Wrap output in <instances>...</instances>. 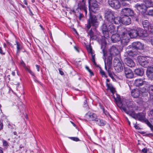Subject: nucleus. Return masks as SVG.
Segmentation results:
<instances>
[{"instance_id": "1", "label": "nucleus", "mask_w": 153, "mask_h": 153, "mask_svg": "<svg viewBox=\"0 0 153 153\" xmlns=\"http://www.w3.org/2000/svg\"><path fill=\"white\" fill-rule=\"evenodd\" d=\"M101 28L105 38L108 36L109 32L115 33L117 31L116 27L112 23H104Z\"/></svg>"}, {"instance_id": "2", "label": "nucleus", "mask_w": 153, "mask_h": 153, "mask_svg": "<svg viewBox=\"0 0 153 153\" xmlns=\"http://www.w3.org/2000/svg\"><path fill=\"white\" fill-rule=\"evenodd\" d=\"M117 32L119 33L120 35L122 38L121 41L122 43H127L130 37L129 32L127 30L119 26L117 28Z\"/></svg>"}, {"instance_id": "3", "label": "nucleus", "mask_w": 153, "mask_h": 153, "mask_svg": "<svg viewBox=\"0 0 153 153\" xmlns=\"http://www.w3.org/2000/svg\"><path fill=\"white\" fill-rule=\"evenodd\" d=\"M131 115L132 118L135 119H138L139 120L145 122L150 128H153V126L147 119H146L145 114L144 113H142L137 114L132 113Z\"/></svg>"}, {"instance_id": "4", "label": "nucleus", "mask_w": 153, "mask_h": 153, "mask_svg": "<svg viewBox=\"0 0 153 153\" xmlns=\"http://www.w3.org/2000/svg\"><path fill=\"white\" fill-rule=\"evenodd\" d=\"M115 93V91L113 93H112L113 96L115 100L117 102L118 106L126 113H127L128 112V110L124 106L125 104L124 101L125 99H124L122 101H121L120 100V96Z\"/></svg>"}, {"instance_id": "5", "label": "nucleus", "mask_w": 153, "mask_h": 153, "mask_svg": "<svg viewBox=\"0 0 153 153\" xmlns=\"http://www.w3.org/2000/svg\"><path fill=\"white\" fill-rule=\"evenodd\" d=\"M98 25L99 23L96 16L95 15H92L90 13V18L88 20V24L86 26L88 30L90 28L91 25L96 27Z\"/></svg>"}, {"instance_id": "6", "label": "nucleus", "mask_w": 153, "mask_h": 153, "mask_svg": "<svg viewBox=\"0 0 153 153\" xmlns=\"http://www.w3.org/2000/svg\"><path fill=\"white\" fill-rule=\"evenodd\" d=\"M114 13L111 10H107L105 13V18L106 21L104 23H112L114 18Z\"/></svg>"}, {"instance_id": "7", "label": "nucleus", "mask_w": 153, "mask_h": 153, "mask_svg": "<svg viewBox=\"0 0 153 153\" xmlns=\"http://www.w3.org/2000/svg\"><path fill=\"white\" fill-rule=\"evenodd\" d=\"M88 3L89 4L90 11L95 13L98 10L99 6L95 0H88Z\"/></svg>"}, {"instance_id": "8", "label": "nucleus", "mask_w": 153, "mask_h": 153, "mask_svg": "<svg viewBox=\"0 0 153 153\" xmlns=\"http://www.w3.org/2000/svg\"><path fill=\"white\" fill-rule=\"evenodd\" d=\"M114 66L115 70L118 72H121L123 70L122 62L118 58H115L114 59Z\"/></svg>"}, {"instance_id": "9", "label": "nucleus", "mask_w": 153, "mask_h": 153, "mask_svg": "<svg viewBox=\"0 0 153 153\" xmlns=\"http://www.w3.org/2000/svg\"><path fill=\"white\" fill-rule=\"evenodd\" d=\"M138 61L142 66L146 68L148 66L149 61L147 58L142 56H139L137 58Z\"/></svg>"}, {"instance_id": "10", "label": "nucleus", "mask_w": 153, "mask_h": 153, "mask_svg": "<svg viewBox=\"0 0 153 153\" xmlns=\"http://www.w3.org/2000/svg\"><path fill=\"white\" fill-rule=\"evenodd\" d=\"M85 117L89 122H94L98 116L93 112L89 111L86 114Z\"/></svg>"}, {"instance_id": "11", "label": "nucleus", "mask_w": 153, "mask_h": 153, "mask_svg": "<svg viewBox=\"0 0 153 153\" xmlns=\"http://www.w3.org/2000/svg\"><path fill=\"white\" fill-rule=\"evenodd\" d=\"M135 7L142 14L146 13L147 7L144 4H137L135 6Z\"/></svg>"}, {"instance_id": "12", "label": "nucleus", "mask_w": 153, "mask_h": 153, "mask_svg": "<svg viewBox=\"0 0 153 153\" xmlns=\"http://www.w3.org/2000/svg\"><path fill=\"white\" fill-rule=\"evenodd\" d=\"M109 4L114 9H118L120 8V4L118 0H108Z\"/></svg>"}, {"instance_id": "13", "label": "nucleus", "mask_w": 153, "mask_h": 153, "mask_svg": "<svg viewBox=\"0 0 153 153\" xmlns=\"http://www.w3.org/2000/svg\"><path fill=\"white\" fill-rule=\"evenodd\" d=\"M126 51L128 54L130 56H134L137 54V50L132 47L128 46Z\"/></svg>"}, {"instance_id": "14", "label": "nucleus", "mask_w": 153, "mask_h": 153, "mask_svg": "<svg viewBox=\"0 0 153 153\" xmlns=\"http://www.w3.org/2000/svg\"><path fill=\"white\" fill-rule=\"evenodd\" d=\"M121 13L124 16H133L134 13L133 10L128 8L123 9L121 11Z\"/></svg>"}, {"instance_id": "15", "label": "nucleus", "mask_w": 153, "mask_h": 153, "mask_svg": "<svg viewBox=\"0 0 153 153\" xmlns=\"http://www.w3.org/2000/svg\"><path fill=\"white\" fill-rule=\"evenodd\" d=\"M124 102L125 104L124 106L128 110V112L126 113L128 114L129 111V108L133 107L134 106V103L132 101L126 100H125Z\"/></svg>"}, {"instance_id": "16", "label": "nucleus", "mask_w": 153, "mask_h": 153, "mask_svg": "<svg viewBox=\"0 0 153 153\" xmlns=\"http://www.w3.org/2000/svg\"><path fill=\"white\" fill-rule=\"evenodd\" d=\"M146 74L149 79L153 80V67H148L146 71Z\"/></svg>"}, {"instance_id": "17", "label": "nucleus", "mask_w": 153, "mask_h": 153, "mask_svg": "<svg viewBox=\"0 0 153 153\" xmlns=\"http://www.w3.org/2000/svg\"><path fill=\"white\" fill-rule=\"evenodd\" d=\"M146 83L144 79L143 78H138L136 79L134 82V85L136 87H139L142 86Z\"/></svg>"}, {"instance_id": "18", "label": "nucleus", "mask_w": 153, "mask_h": 153, "mask_svg": "<svg viewBox=\"0 0 153 153\" xmlns=\"http://www.w3.org/2000/svg\"><path fill=\"white\" fill-rule=\"evenodd\" d=\"M124 73L126 78H131L133 77V73L132 71L129 68H125Z\"/></svg>"}, {"instance_id": "19", "label": "nucleus", "mask_w": 153, "mask_h": 153, "mask_svg": "<svg viewBox=\"0 0 153 153\" xmlns=\"http://www.w3.org/2000/svg\"><path fill=\"white\" fill-rule=\"evenodd\" d=\"M121 23L126 25H128L131 23V19L128 16H124L121 18Z\"/></svg>"}, {"instance_id": "20", "label": "nucleus", "mask_w": 153, "mask_h": 153, "mask_svg": "<svg viewBox=\"0 0 153 153\" xmlns=\"http://www.w3.org/2000/svg\"><path fill=\"white\" fill-rule=\"evenodd\" d=\"M143 45L141 42H137L132 43V47L137 50V49H143Z\"/></svg>"}, {"instance_id": "21", "label": "nucleus", "mask_w": 153, "mask_h": 153, "mask_svg": "<svg viewBox=\"0 0 153 153\" xmlns=\"http://www.w3.org/2000/svg\"><path fill=\"white\" fill-rule=\"evenodd\" d=\"M125 63L126 65L130 67H133L135 66V64L134 62L131 59L128 58L125 60Z\"/></svg>"}, {"instance_id": "22", "label": "nucleus", "mask_w": 153, "mask_h": 153, "mask_svg": "<svg viewBox=\"0 0 153 153\" xmlns=\"http://www.w3.org/2000/svg\"><path fill=\"white\" fill-rule=\"evenodd\" d=\"M131 94L133 97L134 98H137L140 95V91L137 88L134 89L131 91Z\"/></svg>"}, {"instance_id": "23", "label": "nucleus", "mask_w": 153, "mask_h": 153, "mask_svg": "<svg viewBox=\"0 0 153 153\" xmlns=\"http://www.w3.org/2000/svg\"><path fill=\"white\" fill-rule=\"evenodd\" d=\"M130 37L131 38H134L138 36V31L137 28L132 29L129 32Z\"/></svg>"}, {"instance_id": "24", "label": "nucleus", "mask_w": 153, "mask_h": 153, "mask_svg": "<svg viewBox=\"0 0 153 153\" xmlns=\"http://www.w3.org/2000/svg\"><path fill=\"white\" fill-rule=\"evenodd\" d=\"M109 51L111 55L113 56L117 55L119 53L118 49L114 46H112Z\"/></svg>"}, {"instance_id": "25", "label": "nucleus", "mask_w": 153, "mask_h": 153, "mask_svg": "<svg viewBox=\"0 0 153 153\" xmlns=\"http://www.w3.org/2000/svg\"><path fill=\"white\" fill-rule=\"evenodd\" d=\"M120 35L119 33L118 34H115L113 33L111 37V39L113 42H116L119 41L121 39L120 37Z\"/></svg>"}, {"instance_id": "26", "label": "nucleus", "mask_w": 153, "mask_h": 153, "mask_svg": "<svg viewBox=\"0 0 153 153\" xmlns=\"http://www.w3.org/2000/svg\"><path fill=\"white\" fill-rule=\"evenodd\" d=\"M138 31V36L141 37H144L147 36L145 31L140 28H137Z\"/></svg>"}, {"instance_id": "27", "label": "nucleus", "mask_w": 153, "mask_h": 153, "mask_svg": "<svg viewBox=\"0 0 153 153\" xmlns=\"http://www.w3.org/2000/svg\"><path fill=\"white\" fill-rule=\"evenodd\" d=\"M96 124L100 126H103L105 125L106 122L102 119L98 118V117L94 122Z\"/></svg>"}, {"instance_id": "28", "label": "nucleus", "mask_w": 153, "mask_h": 153, "mask_svg": "<svg viewBox=\"0 0 153 153\" xmlns=\"http://www.w3.org/2000/svg\"><path fill=\"white\" fill-rule=\"evenodd\" d=\"M134 72L137 75L141 76L143 74L144 72L142 68H137L135 70Z\"/></svg>"}, {"instance_id": "29", "label": "nucleus", "mask_w": 153, "mask_h": 153, "mask_svg": "<svg viewBox=\"0 0 153 153\" xmlns=\"http://www.w3.org/2000/svg\"><path fill=\"white\" fill-rule=\"evenodd\" d=\"M142 24L143 27L146 30H149L150 28V26L149 25V23L148 20H145L143 21Z\"/></svg>"}, {"instance_id": "30", "label": "nucleus", "mask_w": 153, "mask_h": 153, "mask_svg": "<svg viewBox=\"0 0 153 153\" xmlns=\"http://www.w3.org/2000/svg\"><path fill=\"white\" fill-rule=\"evenodd\" d=\"M109 82V80L108 79H107L106 81V86L109 89L112 93H113L115 91V88L113 87L111 84L108 83Z\"/></svg>"}, {"instance_id": "31", "label": "nucleus", "mask_w": 153, "mask_h": 153, "mask_svg": "<svg viewBox=\"0 0 153 153\" xmlns=\"http://www.w3.org/2000/svg\"><path fill=\"white\" fill-rule=\"evenodd\" d=\"M78 7L81 10H82L86 8L85 6V0H82L78 4Z\"/></svg>"}, {"instance_id": "32", "label": "nucleus", "mask_w": 153, "mask_h": 153, "mask_svg": "<svg viewBox=\"0 0 153 153\" xmlns=\"http://www.w3.org/2000/svg\"><path fill=\"white\" fill-rule=\"evenodd\" d=\"M113 23L116 24H118L121 23V18L119 17H115L114 16V18L112 21V23L113 24Z\"/></svg>"}, {"instance_id": "33", "label": "nucleus", "mask_w": 153, "mask_h": 153, "mask_svg": "<svg viewBox=\"0 0 153 153\" xmlns=\"http://www.w3.org/2000/svg\"><path fill=\"white\" fill-rule=\"evenodd\" d=\"M145 3L147 8L153 6V3L151 0H145Z\"/></svg>"}, {"instance_id": "34", "label": "nucleus", "mask_w": 153, "mask_h": 153, "mask_svg": "<svg viewBox=\"0 0 153 153\" xmlns=\"http://www.w3.org/2000/svg\"><path fill=\"white\" fill-rule=\"evenodd\" d=\"M149 89L150 98L153 100V85L150 86Z\"/></svg>"}, {"instance_id": "35", "label": "nucleus", "mask_w": 153, "mask_h": 153, "mask_svg": "<svg viewBox=\"0 0 153 153\" xmlns=\"http://www.w3.org/2000/svg\"><path fill=\"white\" fill-rule=\"evenodd\" d=\"M88 35L90 36L91 39L92 40L95 39L96 37L95 36L92 31V30H91L88 33Z\"/></svg>"}, {"instance_id": "36", "label": "nucleus", "mask_w": 153, "mask_h": 153, "mask_svg": "<svg viewBox=\"0 0 153 153\" xmlns=\"http://www.w3.org/2000/svg\"><path fill=\"white\" fill-rule=\"evenodd\" d=\"M112 59L111 56H109L108 57L107 60V63L110 65L112 63Z\"/></svg>"}, {"instance_id": "37", "label": "nucleus", "mask_w": 153, "mask_h": 153, "mask_svg": "<svg viewBox=\"0 0 153 153\" xmlns=\"http://www.w3.org/2000/svg\"><path fill=\"white\" fill-rule=\"evenodd\" d=\"M16 45H17V51L18 52L20 50H21L22 48V46L18 42H16Z\"/></svg>"}, {"instance_id": "38", "label": "nucleus", "mask_w": 153, "mask_h": 153, "mask_svg": "<svg viewBox=\"0 0 153 153\" xmlns=\"http://www.w3.org/2000/svg\"><path fill=\"white\" fill-rule=\"evenodd\" d=\"M69 138L71 140L75 141H79V139L76 137H70Z\"/></svg>"}, {"instance_id": "39", "label": "nucleus", "mask_w": 153, "mask_h": 153, "mask_svg": "<svg viewBox=\"0 0 153 153\" xmlns=\"http://www.w3.org/2000/svg\"><path fill=\"white\" fill-rule=\"evenodd\" d=\"M87 49L89 53H90L91 54H93L92 51V49L90 46H89L88 47H87Z\"/></svg>"}, {"instance_id": "40", "label": "nucleus", "mask_w": 153, "mask_h": 153, "mask_svg": "<svg viewBox=\"0 0 153 153\" xmlns=\"http://www.w3.org/2000/svg\"><path fill=\"white\" fill-rule=\"evenodd\" d=\"M148 87L146 86L143 87L141 91L142 92H145L148 91Z\"/></svg>"}, {"instance_id": "41", "label": "nucleus", "mask_w": 153, "mask_h": 153, "mask_svg": "<svg viewBox=\"0 0 153 153\" xmlns=\"http://www.w3.org/2000/svg\"><path fill=\"white\" fill-rule=\"evenodd\" d=\"M146 14L148 15L153 16V10H149L147 13H146Z\"/></svg>"}, {"instance_id": "42", "label": "nucleus", "mask_w": 153, "mask_h": 153, "mask_svg": "<svg viewBox=\"0 0 153 153\" xmlns=\"http://www.w3.org/2000/svg\"><path fill=\"white\" fill-rule=\"evenodd\" d=\"M25 69L26 71H28L32 76H34V73L30 69H29L27 67L25 68Z\"/></svg>"}, {"instance_id": "43", "label": "nucleus", "mask_w": 153, "mask_h": 153, "mask_svg": "<svg viewBox=\"0 0 153 153\" xmlns=\"http://www.w3.org/2000/svg\"><path fill=\"white\" fill-rule=\"evenodd\" d=\"M3 145L4 146H7L8 145V143L7 142L4 140H2Z\"/></svg>"}, {"instance_id": "44", "label": "nucleus", "mask_w": 153, "mask_h": 153, "mask_svg": "<svg viewBox=\"0 0 153 153\" xmlns=\"http://www.w3.org/2000/svg\"><path fill=\"white\" fill-rule=\"evenodd\" d=\"M100 72L102 76H104L105 77H106V76L105 73V72L103 71L100 69Z\"/></svg>"}, {"instance_id": "45", "label": "nucleus", "mask_w": 153, "mask_h": 153, "mask_svg": "<svg viewBox=\"0 0 153 153\" xmlns=\"http://www.w3.org/2000/svg\"><path fill=\"white\" fill-rule=\"evenodd\" d=\"M91 56H92V61L94 63V65H95V59H94V55H93V54H91Z\"/></svg>"}, {"instance_id": "46", "label": "nucleus", "mask_w": 153, "mask_h": 153, "mask_svg": "<svg viewBox=\"0 0 153 153\" xmlns=\"http://www.w3.org/2000/svg\"><path fill=\"white\" fill-rule=\"evenodd\" d=\"M86 69L89 71L90 73L91 74V76L93 75V72L91 71V70H90L89 67L88 66H86L85 67Z\"/></svg>"}, {"instance_id": "47", "label": "nucleus", "mask_w": 153, "mask_h": 153, "mask_svg": "<svg viewBox=\"0 0 153 153\" xmlns=\"http://www.w3.org/2000/svg\"><path fill=\"white\" fill-rule=\"evenodd\" d=\"M108 73L109 74V76L112 79L113 78V76L112 74V73L110 71L108 70Z\"/></svg>"}, {"instance_id": "48", "label": "nucleus", "mask_w": 153, "mask_h": 153, "mask_svg": "<svg viewBox=\"0 0 153 153\" xmlns=\"http://www.w3.org/2000/svg\"><path fill=\"white\" fill-rule=\"evenodd\" d=\"M143 152L144 153H146L147 152V149L146 148H144L142 150Z\"/></svg>"}, {"instance_id": "49", "label": "nucleus", "mask_w": 153, "mask_h": 153, "mask_svg": "<svg viewBox=\"0 0 153 153\" xmlns=\"http://www.w3.org/2000/svg\"><path fill=\"white\" fill-rule=\"evenodd\" d=\"M0 53L2 54H4L5 53L3 52L1 47H0Z\"/></svg>"}, {"instance_id": "50", "label": "nucleus", "mask_w": 153, "mask_h": 153, "mask_svg": "<svg viewBox=\"0 0 153 153\" xmlns=\"http://www.w3.org/2000/svg\"><path fill=\"white\" fill-rule=\"evenodd\" d=\"M3 124L2 123H0V131L3 128Z\"/></svg>"}, {"instance_id": "51", "label": "nucleus", "mask_w": 153, "mask_h": 153, "mask_svg": "<svg viewBox=\"0 0 153 153\" xmlns=\"http://www.w3.org/2000/svg\"><path fill=\"white\" fill-rule=\"evenodd\" d=\"M21 64L25 68L26 67H26V66H25V63H24V62L23 61H22L21 62Z\"/></svg>"}, {"instance_id": "52", "label": "nucleus", "mask_w": 153, "mask_h": 153, "mask_svg": "<svg viewBox=\"0 0 153 153\" xmlns=\"http://www.w3.org/2000/svg\"><path fill=\"white\" fill-rule=\"evenodd\" d=\"M104 59V62H105V69L106 70H107V68L106 65V60L105 59Z\"/></svg>"}, {"instance_id": "53", "label": "nucleus", "mask_w": 153, "mask_h": 153, "mask_svg": "<svg viewBox=\"0 0 153 153\" xmlns=\"http://www.w3.org/2000/svg\"><path fill=\"white\" fill-rule=\"evenodd\" d=\"M103 111L104 113L106 115H109V113L107 111H105L104 109H103Z\"/></svg>"}, {"instance_id": "54", "label": "nucleus", "mask_w": 153, "mask_h": 153, "mask_svg": "<svg viewBox=\"0 0 153 153\" xmlns=\"http://www.w3.org/2000/svg\"><path fill=\"white\" fill-rule=\"evenodd\" d=\"M74 48L78 52H79V49L78 48L74 46Z\"/></svg>"}, {"instance_id": "55", "label": "nucleus", "mask_w": 153, "mask_h": 153, "mask_svg": "<svg viewBox=\"0 0 153 153\" xmlns=\"http://www.w3.org/2000/svg\"><path fill=\"white\" fill-rule=\"evenodd\" d=\"M82 10H83L84 11L85 13V14L86 16L87 13V7L85 8V9H82Z\"/></svg>"}, {"instance_id": "56", "label": "nucleus", "mask_w": 153, "mask_h": 153, "mask_svg": "<svg viewBox=\"0 0 153 153\" xmlns=\"http://www.w3.org/2000/svg\"><path fill=\"white\" fill-rule=\"evenodd\" d=\"M36 68L37 69V70L38 71H39V66L37 65H36Z\"/></svg>"}, {"instance_id": "57", "label": "nucleus", "mask_w": 153, "mask_h": 153, "mask_svg": "<svg viewBox=\"0 0 153 153\" xmlns=\"http://www.w3.org/2000/svg\"><path fill=\"white\" fill-rule=\"evenodd\" d=\"M134 127L136 129H139L140 128L139 126L136 125H135Z\"/></svg>"}, {"instance_id": "58", "label": "nucleus", "mask_w": 153, "mask_h": 153, "mask_svg": "<svg viewBox=\"0 0 153 153\" xmlns=\"http://www.w3.org/2000/svg\"><path fill=\"white\" fill-rule=\"evenodd\" d=\"M150 114L152 116H153V109L150 111Z\"/></svg>"}, {"instance_id": "59", "label": "nucleus", "mask_w": 153, "mask_h": 153, "mask_svg": "<svg viewBox=\"0 0 153 153\" xmlns=\"http://www.w3.org/2000/svg\"><path fill=\"white\" fill-rule=\"evenodd\" d=\"M151 44L153 46V38L151 39H150V41Z\"/></svg>"}, {"instance_id": "60", "label": "nucleus", "mask_w": 153, "mask_h": 153, "mask_svg": "<svg viewBox=\"0 0 153 153\" xmlns=\"http://www.w3.org/2000/svg\"><path fill=\"white\" fill-rule=\"evenodd\" d=\"M59 72L60 74L61 75H63L64 74V73L63 72L61 71L60 70H59Z\"/></svg>"}, {"instance_id": "61", "label": "nucleus", "mask_w": 153, "mask_h": 153, "mask_svg": "<svg viewBox=\"0 0 153 153\" xmlns=\"http://www.w3.org/2000/svg\"><path fill=\"white\" fill-rule=\"evenodd\" d=\"M150 28L151 30H152V31L153 32V24L152 25L150 26Z\"/></svg>"}, {"instance_id": "62", "label": "nucleus", "mask_w": 153, "mask_h": 153, "mask_svg": "<svg viewBox=\"0 0 153 153\" xmlns=\"http://www.w3.org/2000/svg\"><path fill=\"white\" fill-rule=\"evenodd\" d=\"M0 153H3L2 149L0 147Z\"/></svg>"}, {"instance_id": "63", "label": "nucleus", "mask_w": 153, "mask_h": 153, "mask_svg": "<svg viewBox=\"0 0 153 153\" xmlns=\"http://www.w3.org/2000/svg\"><path fill=\"white\" fill-rule=\"evenodd\" d=\"M82 16H83V15L82 14L80 13V15H79V19H80L82 17Z\"/></svg>"}, {"instance_id": "64", "label": "nucleus", "mask_w": 153, "mask_h": 153, "mask_svg": "<svg viewBox=\"0 0 153 153\" xmlns=\"http://www.w3.org/2000/svg\"><path fill=\"white\" fill-rule=\"evenodd\" d=\"M127 4H128L125 3V2H124L122 4V5L123 6H126Z\"/></svg>"}]
</instances>
